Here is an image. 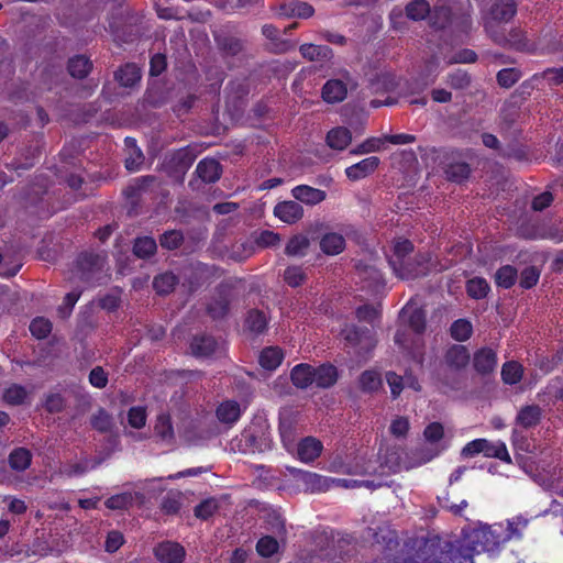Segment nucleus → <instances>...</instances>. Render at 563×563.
<instances>
[{"instance_id":"f257e3e1","label":"nucleus","mask_w":563,"mask_h":563,"mask_svg":"<svg viewBox=\"0 0 563 563\" xmlns=\"http://www.w3.org/2000/svg\"><path fill=\"white\" fill-rule=\"evenodd\" d=\"M239 450L244 453H264L273 448L269 426L265 421L252 422L238 440Z\"/></svg>"},{"instance_id":"f03ea898","label":"nucleus","mask_w":563,"mask_h":563,"mask_svg":"<svg viewBox=\"0 0 563 563\" xmlns=\"http://www.w3.org/2000/svg\"><path fill=\"white\" fill-rule=\"evenodd\" d=\"M411 549L415 553L407 555L402 563H440L442 561L443 547L438 536L415 539Z\"/></svg>"},{"instance_id":"7ed1b4c3","label":"nucleus","mask_w":563,"mask_h":563,"mask_svg":"<svg viewBox=\"0 0 563 563\" xmlns=\"http://www.w3.org/2000/svg\"><path fill=\"white\" fill-rule=\"evenodd\" d=\"M106 263V255L93 252L80 253L76 260V271L78 277L82 282L91 285L100 284Z\"/></svg>"},{"instance_id":"20e7f679","label":"nucleus","mask_w":563,"mask_h":563,"mask_svg":"<svg viewBox=\"0 0 563 563\" xmlns=\"http://www.w3.org/2000/svg\"><path fill=\"white\" fill-rule=\"evenodd\" d=\"M216 47L225 60L243 59L246 57L247 46L244 38L238 37L229 32L219 31L213 33Z\"/></svg>"},{"instance_id":"39448f33","label":"nucleus","mask_w":563,"mask_h":563,"mask_svg":"<svg viewBox=\"0 0 563 563\" xmlns=\"http://www.w3.org/2000/svg\"><path fill=\"white\" fill-rule=\"evenodd\" d=\"M441 166L446 180L463 184L472 173L470 164L464 159L462 153L451 151L445 152L441 159Z\"/></svg>"},{"instance_id":"423d86ee","label":"nucleus","mask_w":563,"mask_h":563,"mask_svg":"<svg viewBox=\"0 0 563 563\" xmlns=\"http://www.w3.org/2000/svg\"><path fill=\"white\" fill-rule=\"evenodd\" d=\"M430 260L429 254L419 253L407 261H400L399 263L391 262V265L398 277L410 280L424 277L429 274Z\"/></svg>"},{"instance_id":"0eeeda50","label":"nucleus","mask_w":563,"mask_h":563,"mask_svg":"<svg viewBox=\"0 0 563 563\" xmlns=\"http://www.w3.org/2000/svg\"><path fill=\"white\" fill-rule=\"evenodd\" d=\"M197 155L190 147L175 151L166 162L165 168L170 177L183 183L187 170L191 167Z\"/></svg>"},{"instance_id":"6e6552de","label":"nucleus","mask_w":563,"mask_h":563,"mask_svg":"<svg viewBox=\"0 0 563 563\" xmlns=\"http://www.w3.org/2000/svg\"><path fill=\"white\" fill-rule=\"evenodd\" d=\"M349 87L355 88L356 82L349 71H344L342 78L325 81L321 90L322 99L327 103H339L346 98Z\"/></svg>"},{"instance_id":"1a4fd4ad","label":"nucleus","mask_w":563,"mask_h":563,"mask_svg":"<svg viewBox=\"0 0 563 563\" xmlns=\"http://www.w3.org/2000/svg\"><path fill=\"white\" fill-rule=\"evenodd\" d=\"M233 286L229 282L220 283L217 288V297L207 306V313L213 320L224 319L230 312Z\"/></svg>"},{"instance_id":"9d476101","label":"nucleus","mask_w":563,"mask_h":563,"mask_svg":"<svg viewBox=\"0 0 563 563\" xmlns=\"http://www.w3.org/2000/svg\"><path fill=\"white\" fill-rule=\"evenodd\" d=\"M468 548L473 554L481 552L495 551L500 544V537L496 534L489 526L474 529L470 534Z\"/></svg>"},{"instance_id":"9b49d317","label":"nucleus","mask_w":563,"mask_h":563,"mask_svg":"<svg viewBox=\"0 0 563 563\" xmlns=\"http://www.w3.org/2000/svg\"><path fill=\"white\" fill-rule=\"evenodd\" d=\"M173 88L162 79H154L148 82V86L143 96V106L150 108H161L169 102L172 99Z\"/></svg>"},{"instance_id":"f8f14e48","label":"nucleus","mask_w":563,"mask_h":563,"mask_svg":"<svg viewBox=\"0 0 563 563\" xmlns=\"http://www.w3.org/2000/svg\"><path fill=\"white\" fill-rule=\"evenodd\" d=\"M342 335L351 346H360L361 350H369L375 346L373 331L367 327H346L342 331Z\"/></svg>"},{"instance_id":"ddd939ff","label":"nucleus","mask_w":563,"mask_h":563,"mask_svg":"<svg viewBox=\"0 0 563 563\" xmlns=\"http://www.w3.org/2000/svg\"><path fill=\"white\" fill-rule=\"evenodd\" d=\"M189 347L196 357H210L220 349V342L210 334L200 333L192 336Z\"/></svg>"},{"instance_id":"4468645a","label":"nucleus","mask_w":563,"mask_h":563,"mask_svg":"<svg viewBox=\"0 0 563 563\" xmlns=\"http://www.w3.org/2000/svg\"><path fill=\"white\" fill-rule=\"evenodd\" d=\"M269 316L267 311L257 308L249 309L245 313L243 327L252 335L264 334L268 329Z\"/></svg>"},{"instance_id":"2eb2a0df","label":"nucleus","mask_w":563,"mask_h":563,"mask_svg":"<svg viewBox=\"0 0 563 563\" xmlns=\"http://www.w3.org/2000/svg\"><path fill=\"white\" fill-rule=\"evenodd\" d=\"M154 554L161 563H183L186 551L177 542L165 541L154 548Z\"/></svg>"},{"instance_id":"dca6fc26","label":"nucleus","mask_w":563,"mask_h":563,"mask_svg":"<svg viewBox=\"0 0 563 563\" xmlns=\"http://www.w3.org/2000/svg\"><path fill=\"white\" fill-rule=\"evenodd\" d=\"M503 47H507L521 53H534L538 48L537 44L530 41L526 32L519 27H514L505 35Z\"/></svg>"},{"instance_id":"f3484780","label":"nucleus","mask_w":563,"mask_h":563,"mask_svg":"<svg viewBox=\"0 0 563 563\" xmlns=\"http://www.w3.org/2000/svg\"><path fill=\"white\" fill-rule=\"evenodd\" d=\"M470 360L471 354L466 346L453 344L446 350L442 365L453 368L454 371L463 372L468 365Z\"/></svg>"},{"instance_id":"a211bd4d","label":"nucleus","mask_w":563,"mask_h":563,"mask_svg":"<svg viewBox=\"0 0 563 563\" xmlns=\"http://www.w3.org/2000/svg\"><path fill=\"white\" fill-rule=\"evenodd\" d=\"M274 10L279 16L288 19H309L314 14V9L310 3L297 0L280 3L278 7L274 8Z\"/></svg>"},{"instance_id":"6ab92c4d","label":"nucleus","mask_w":563,"mask_h":563,"mask_svg":"<svg viewBox=\"0 0 563 563\" xmlns=\"http://www.w3.org/2000/svg\"><path fill=\"white\" fill-rule=\"evenodd\" d=\"M274 216L287 224H294L302 219L303 208L294 200L280 201L274 208Z\"/></svg>"},{"instance_id":"aec40b11","label":"nucleus","mask_w":563,"mask_h":563,"mask_svg":"<svg viewBox=\"0 0 563 563\" xmlns=\"http://www.w3.org/2000/svg\"><path fill=\"white\" fill-rule=\"evenodd\" d=\"M517 13V2L515 0H496L485 19L499 23H507L512 20Z\"/></svg>"},{"instance_id":"412c9836","label":"nucleus","mask_w":563,"mask_h":563,"mask_svg":"<svg viewBox=\"0 0 563 563\" xmlns=\"http://www.w3.org/2000/svg\"><path fill=\"white\" fill-rule=\"evenodd\" d=\"M497 365V355L490 347H482L474 353L473 367L482 376L493 373Z\"/></svg>"},{"instance_id":"4be33fe9","label":"nucleus","mask_w":563,"mask_h":563,"mask_svg":"<svg viewBox=\"0 0 563 563\" xmlns=\"http://www.w3.org/2000/svg\"><path fill=\"white\" fill-rule=\"evenodd\" d=\"M155 181L156 177L152 175L139 177L123 190V195L132 206H137L142 195L145 194Z\"/></svg>"},{"instance_id":"5701e85b","label":"nucleus","mask_w":563,"mask_h":563,"mask_svg":"<svg viewBox=\"0 0 563 563\" xmlns=\"http://www.w3.org/2000/svg\"><path fill=\"white\" fill-rule=\"evenodd\" d=\"M440 563H474L472 549L468 545L456 547L451 542H445Z\"/></svg>"},{"instance_id":"b1692460","label":"nucleus","mask_w":563,"mask_h":563,"mask_svg":"<svg viewBox=\"0 0 563 563\" xmlns=\"http://www.w3.org/2000/svg\"><path fill=\"white\" fill-rule=\"evenodd\" d=\"M195 173L203 183L213 184L220 179L222 166L216 158L207 157L198 163Z\"/></svg>"},{"instance_id":"393cba45","label":"nucleus","mask_w":563,"mask_h":563,"mask_svg":"<svg viewBox=\"0 0 563 563\" xmlns=\"http://www.w3.org/2000/svg\"><path fill=\"white\" fill-rule=\"evenodd\" d=\"M262 34L271 41V49L274 53L283 54L296 48L297 44L295 42L280 37L279 30L274 24H264Z\"/></svg>"},{"instance_id":"a878e982","label":"nucleus","mask_w":563,"mask_h":563,"mask_svg":"<svg viewBox=\"0 0 563 563\" xmlns=\"http://www.w3.org/2000/svg\"><path fill=\"white\" fill-rule=\"evenodd\" d=\"M291 195L296 200L309 206L318 205L327 198L324 190L308 185L296 186L292 188Z\"/></svg>"},{"instance_id":"bb28decb","label":"nucleus","mask_w":563,"mask_h":563,"mask_svg":"<svg viewBox=\"0 0 563 563\" xmlns=\"http://www.w3.org/2000/svg\"><path fill=\"white\" fill-rule=\"evenodd\" d=\"M377 156L367 157L345 169L346 177L350 180H358L373 174L379 165Z\"/></svg>"},{"instance_id":"cd10ccee","label":"nucleus","mask_w":563,"mask_h":563,"mask_svg":"<svg viewBox=\"0 0 563 563\" xmlns=\"http://www.w3.org/2000/svg\"><path fill=\"white\" fill-rule=\"evenodd\" d=\"M300 55L309 62H329L333 57V51L328 45L306 43L299 46Z\"/></svg>"},{"instance_id":"c85d7f7f","label":"nucleus","mask_w":563,"mask_h":563,"mask_svg":"<svg viewBox=\"0 0 563 563\" xmlns=\"http://www.w3.org/2000/svg\"><path fill=\"white\" fill-rule=\"evenodd\" d=\"M339 378L338 369L330 363L313 367V383L319 388L332 387Z\"/></svg>"},{"instance_id":"c756f323","label":"nucleus","mask_w":563,"mask_h":563,"mask_svg":"<svg viewBox=\"0 0 563 563\" xmlns=\"http://www.w3.org/2000/svg\"><path fill=\"white\" fill-rule=\"evenodd\" d=\"M322 448V443L319 440L307 437L298 443L297 454L300 461L309 463L321 454Z\"/></svg>"},{"instance_id":"7c9ffc66","label":"nucleus","mask_w":563,"mask_h":563,"mask_svg":"<svg viewBox=\"0 0 563 563\" xmlns=\"http://www.w3.org/2000/svg\"><path fill=\"white\" fill-rule=\"evenodd\" d=\"M132 253L140 260H150L157 253V242L152 236H137L133 241Z\"/></svg>"},{"instance_id":"2f4dec72","label":"nucleus","mask_w":563,"mask_h":563,"mask_svg":"<svg viewBox=\"0 0 563 563\" xmlns=\"http://www.w3.org/2000/svg\"><path fill=\"white\" fill-rule=\"evenodd\" d=\"M126 157L124 161L125 168L129 172L139 170L144 163V155L141 148L136 145V141L133 137L124 139Z\"/></svg>"},{"instance_id":"473e14b6","label":"nucleus","mask_w":563,"mask_h":563,"mask_svg":"<svg viewBox=\"0 0 563 563\" xmlns=\"http://www.w3.org/2000/svg\"><path fill=\"white\" fill-rule=\"evenodd\" d=\"M114 79L125 88L134 87L141 80V70L133 63H126L114 73Z\"/></svg>"},{"instance_id":"72a5a7b5","label":"nucleus","mask_w":563,"mask_h":563,"mask_svg":"<svg viewBox=\"0 0 563 563\" xmlns=\"http://www.w3.org/2000/svg\"><path fill=\"white\" fill-rule=\"evenodd\" d=\"M216 416L221 423L231 426L241 417L240 404L235 400H224L217 407Z\"/></svg>"},{"instance_id":"f704fd0d","label":"nucleus","mask_w":563,"mask_h":563,"mask_svg":"<svg viewBox=\"0 0 563 563\" xmlns=\"http://www.w3.org/2000/svg\"><path fill=\"white\" fill-rule=\"evenodd\" d=\"M542 409L538 405L523 406L517 417L516 423L525 429H530L538 426L541 421Z\"/></svg>"},{"instance_id":"c9c22d12","label":"nucleus","mask_w":563,"mask_h":563,"mask_svg":"<svg viewBox=\"0 0 563 563\" xmlns=\"http://www.w3.org/2000/svg\"><path fill=\"white\" fill-rule=\"evenodd\" d=\"M437 376H438L439 382L442 385H444L453 390L461 389L462 385L465 380V377H464L462 371H454L453 368H450L442 364L440 365V367L437 372Z\"/></svg>"},{"instance_id":"e433bc0d","label":"nucleus","mask_w":563,"mask_h":563,"mask_svg":"<svg viewBox=\"0 0 563 563\" xmlns=\"http://www.w3.org/2000/svg\"><path fill=\"white\" fill-rule=\"evenodd\" d=\"M290 378L297 388H308L313 384V366L306 363L296 365L291 369Z\"/></svg>"},{"instance_id":"4c0bfd02","label":"nucleus","mask_w":563,"mask_h":563,"mask_svg":"<svg viewBox=\"0 0 563 563\" xmlns=\"http://www.w3.org/2000/svg\"><path fill=\"white\" fill-rule=\"evenodd\" d=\"M91 69L92 63L85 55H76L67 62V70L69 75L77 79L86 78Z\"/></svg>"},{"instance_id":"58836bf2","label":"nucleus","mask_w":563,"mask_h":563,"mask_svg":"<svg viewBox=\"0 0 563 563\" xmlns=\"http://www.w3.org/2000/svg\"><path fill=\"white\" fill-rule=\"evenodd\" d=\"M179 278L173 272L158 274L153 279V288L159 296H166L174 291Z\"/></svg>"},{"instance_id":"ea45409f","label":"nucleus","mask_w":563,"mask_h":563,"mask_svg":"<svg viewBox=\"0 0 563 563\" xmlns=\"http://www.w3.org/2000/svg\"><path fill=\"white\" fill-rule=\"evenodd\" d=\"M351 141V132L344 126L334 128L327 134V144L333 150L342 151L347 147Z\"/></svg>"},{"instance_id":"a19ab883","label":"nucleus","mask_w":563,"mask_h":563,"mask_svg":"<svg viewBox=\"0 0 563 563\" xmlns=\"http://www.w3.org/2000/svg\"><path fill=\"white\" fill-rule=\"evenodd\" d=\"M32 453L26 448H15L8 457L9 466L15 472H23L30 467Z\"/></svg>"},{"instance_id":"79ce46f5","label":"nucleus","mask_w":563,"mask_h":563,"mask_svg":"<svg viewBox=\"0 0 563 563\" xmlns=\"http://www.w3.org/2000/svg\"><path fill=\"white\" fill-rule=\"evenodd\" d=\"M283 358L284 354L279 347L268 346L260 353L258 363L263 368L274 371L280 365Z\"/></svg>"},{"instance_id":"37998d69","label":"nucleus","mask_w":563,"mask_h":563,"mask_svg":"<svg viewBox=\"0 0 563 563\" xmlns=\"http://www.w3.org/2000/svg\"><path fill=\"white\" fill-rule=\"evenodd\" d=\"M29 397L26 388L19 384H11L2 391V400L9 406H21Z\"/></svg>"},{"instance_id":"c03bdc74","label":"nucleus","mask_w":563,"mask_h":563,"mask_svg":"<svg viewBox=\"0 0 563 563\" xmlns=\"http://www.w3.org/2000/svg\"><path fill=\"white\" fill-rule=\"evenodd\" d=\"M154 433L164 442L172 443L174 441L175 434L172 418L168 413H161L157 416L156 423L154 426Z\"/></svg>"},{"instance_id":"a18cd8bd","label":"nucleus","mask_w":563,"mask_h":563,"mask_svg":"<svg viewBox=\"0 0 563 563\" xmlns=\"http://www.w3.org/2000/svg\"><path fill=\"white\" fill-rule=\"evenodd\" d=\"M345 247V240L341 234L327 233L320 241V249L327 255H336Z\"/></svg>"},{"instance_id":"49530a36","label":"nucleus","mask_w":563,"mask_h":563,"mask_svg":"<svg viewBox=\"0 0 563 563\" xmlns=\"http://www.w3.org/2000/svg\"><path fill=\"white\" fill-rule=\"evenodd\" d=\"M90 426L100 433L111 432L114 422L112 416L102 407H100L90 418Z\"/></svg>"},{"instance_id":"de8ad7c7","label":"nucleus","mask_w":563,"mask_h":563,"mask_svg":"<svg viewBox=\"0 0 563 563\" xmlns=\"http://www.w3.org/2000/svg\"><path fill=\"white\" fill-rule=\"evenodd\" d=\"M429 16L431 27L441 31L451 24L452 10L446 5L435 7Z\"/></svg>"},{"instance_id":"09e8293b","label":"nucleus","mask_w":563,"mask_h":563,"mask_svg":"<svg viewBox=\"0 0 563 563\" xmlns=\"http://www.w3.org/2000/svg\"><path fill=\"white\" fill-rule=\"evenodd\" d=\"M482 453L486 457H495L506 463H511V457L507 451L506 444L501 441L493 443L486 439H483Z\"/></svg>"},{"instance_id":"8fccbe9b","label":"nucleus","mask_w":563,"mask_h":563,"mask_svg":"<svg viewBox=\"0 0 563 563\" xmlns=\"http://www.w3.org/2000/svg\"><path fill=\"white\" fill-rule=\"evenodd\" d=\"M431 12L430 4L427 0H411L405 7L406 16L412 21H421Z\"/></svg>"},{"instance_id":"3c124183","label":"nucleus","mask_w":563,"mask_h":563,"mask_svg":"<svg viewBox=\"0 0 563 563\" xmlns=\"http://www.w3.org/2000/svg\"><path fill=\"white\" fill-rule=\"evenodd\" d=\"M358 386L363 393L372 394L382 387V378L374 369L364 371L358 377Z\"/></svg>"},{"instance_id":"603ef678","label":"nucleus","mask_w":563,"mask_h":563,"mask_svg":"<svg viewBox=\"0 0 563 563\" xmlns=\"http://www.w3.org/2000/svg\"><path fill=\"white\" fill-rule=\"evenodd\" d=\"M162 249L166 251L178 250L185 242V235L180 230H167L158 236Z\"/></svg>"},{"instance_id":"864d4df0","label":"nucleus","mask_w":563,"mask_h":563,"mask_svg":"<svg viewBox=\"0 0 563 563\" xmlns=\"http://www.w3.org/2000/svg\"><path fill=\"white\" fill-rule=\"evenodd\" d=\"M264 525L267 532L280 538L286 536L285 521L277 511H268L264 517Z\"/></svg>"},{"instance_id":"5fc2aeb1","label":"nucleus","mask_w":563,"mask_h":563,"mask_svg":"<svg viewBox=\"0 0 563 563\" xmlns=\"http://www.w3.org/2000/svg\"><path fill=\"white\" fill-rule=\"evenodd\" d=\"M523 368L516 361L506 362L501 367V379L507 385H515L522 378Z\"/></svg>"},{"instance_id":"6e6d98bb","label":"nucleus","mask_w":563,"mask_h":563,"mask_svg":"<svg viewBox=\"0 0 563 563\" xmlns=\"http://www.w3.org/2000/svg\"><path fill=\"white\" fill-rule=\"evenodd\" d=\"M279 433L286 448L292 446L296 437V423L290 416L279 418Z\"/></svg>"},{"instance_id":"4d7b16f0","label":"nucleus","mask_w":563,"mask_h":563,"mask_svg":"<svg viewBox=\"0 0 563 563\" xmlns=\"http://www.w3.org/2000/svg\"><path fill=\"white\" fill-rule=\"evenodd\" d=\"M518 272L511 265H504L495 273V282L497 286L505 289L512 287L517 280Z\"/></svg>"},{"instance_id":"13d9d810","label":"nucleus","mask_w":563,"mask_h":563,"mask_svg":"<svg viewBox=\"0 0 563 563\" xmlns=\"http://www.w3.org/2000/svg\"><path fill=\"white\" fill-rule=\"evenodd\" d=\"M383 465L393 473L398 472L402 466V449L396 445L387 448L383 456Z\"/></svg>"},{"instance_id":"bf43d9fd","label":"nucleus","mask_w":563,"mask_h":563,"mask_svg":"<svg viewBox=\"0 0 563 563\" xmlns=\"http://www.w3.org/2000/svg\"><path fill=\"white\" fill-rule=\"evenodd\" d=\"M445 82L455 90H465L472 84V76L464 69H456L448 75Z\"/></svg>"},{"instance_id":"052dcab7","label":"nucleus","mask_w":563,"mask_h":563,"mask_svg":"<svg viewBox=\"0 0 563 563\" xmlns=\"http://www.w3.org/2000/svg\"><path fill=\"white\" fill-rule=\"evenodd\" d=\"M489 291V285L483 277H474L466 283V292L473 299H483Z\"/></svg>"},{"instance_id":"680f3d73","label":"nucleus","mask_w":563,"mask_h":563,"mask_svg":"<svg viewBox=\"0 0 563 563\" xmlns=\"http://www.w3.org/2000/svg\"><path fill=\"white\" fill-rule=\"evenodd\" d=\"M473 333L472 323L466 319H457L450 327V334L455 341H466Z\"/></svg>"},{"instance_id":"e2e57ef3","label":"nucleus","mask_w":563,"mask_h":563,"mask_svg":"<svg viewBox=\"0 0 563 563\" xmlns=\"http://www.w3.org/2000/svg\"><path fill=\"white\" fill-rule=\"evenodd\" d=\"M181 508V493L168 492L162 499L161 510L165 515H177Z\"/></svg>"},{"instance_id":"0e129e2a","label":"nucleus","mask_w":563,"mask_h":563,"mask_svg":"<svg viewBox=\"0 0 563 563\" xmlns=\"http://www.w3.org/2000/svg\"><path fill=\"white\" fill-rule=\"evenodd\" d=\"M521 78V71L517 68H504L496 75L497 84L501 88L509 89Z\"/></svg>"},{"instance_id":"69168bd1","label":"nucleus","mask_w":563,"mask_h":563,"mask_svg":"<svg viewBox=\"0 0 563 563\" xmlns=\"http://www.w3.org/2000/svg\"><path fill=\"white\" fill-rule=\"evenodd\" d=\"M279 544L275 537H262L256 543V551L262 558H271L278 552Z\"/></svg>"},{"instance_id":"338daca9","label":"nucleus","mask_w":563,"mask_h":563,"mask_svg":"<svg viewBox=\"0 0 563 563\" xmlns=\"http://www.w3.org/2000/svg\"><path fill=\"white\" fill-rule=\"evenodd\" d=\"M219 509V504L216 498H208L202 500L194 508V515L201 519L208 520L212 517Z\"/></svg>"},{"instance_id":"774afa93","label":"nucleus","mask_w":563,"mask_h":563,"mask_svg":"<svg viewBox=\"0 0 563 563\" xmlns=\"http://www.w3.org/2000/svg\"><path fill=\"white\" fill-rule=\"evenodd\" d=\"M309 240L303 235H294L288 241L285 253L289 256L303 255L309 247Z\"/></svg>"}]
</instances>
